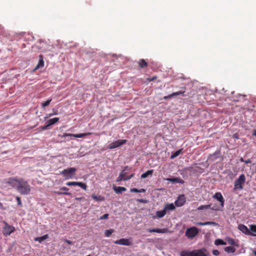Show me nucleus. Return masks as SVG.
Here are the masks:
<instances>
[{
    "instance_id": "f257e3e1",
    "label": "nucleus",
    "mask_w": 256,
    "mask_h": 256,
    "mask_svg": "<svg viewBox=\"0 0 256 256\" xmlns=\"http://www.w3.org/2000/svg\"><path fill=\"white\" fill-rule=\"evenodd\" d=\"M8 183L21 194L27 195L30 193V186L22 178H10Z\"/></svg>"
},
{
    "instance_id": "f03ea898",
    "label": "nucleus",
    "mask_w": 256,
    "mask_h": 256,
    "mask_svg": "<svg viewBox=\"0 0 256 256\" xmlns=\"http://www.w3.org/2000/svg\"><path fill=\"white\" fill-rule=\"evenodd\" d=\"M206 252L204 248L194 250L191 252L184 250L181 252L180 256H207Z\"/></svg>"
},
{
    "instance_id": "7ed1b4c3",
    "label": "nucleus",
    "mask_w": 256,
    "mask_h": 256,
    "mask_svg": "<svg viewBox=\"0 0 256 256\" xmlns=\"http://www.w3.org/2000/svg\"><path fill=\"white\" fill-rule=\"evenodd\" d=\"M246 182V176L244 174H240L234 184V190H242Z\"/></svg>"
},
{
    "instance_id": "20e7f679",
    "label": "nucleus",
    "mask_w": 256,
    "mask_h": 256,
    "mask_svg": "<svg viewBox=\"0 0 256 256\" xmlns=\"http://www.w3.org/2000/svg\"><path fill=\"white\" fill-rule=\"evenodd\" d=\"M199 232L198 229L196 226L188 228L185 232V236L188 239H192L196 236Z\"/></svg>"
},
{
    "instance_id": "39448f33",
    "label": "nucleus",
    "mask_w": 256,
    "mask_h": 256,
    "mask_svg": "<svg viewBox=\"0 0 256 256\" xmlns=\"http://www.w3.org/2000/svg\"><path fill=\"white\" fill-rule=\"evenodd\" d=\"M76 169L75 168H69L62 171L60 174L67 180L73 178L76 174Z\"/></svg>"
},
{
    "instance_id": "423d86ee",
    "label": "nucleus",
    "mask_w": 256,
    "mask_h": 256,
    "mask_svg": "<svg viewBox=\"0 0 256 256\" xmlns=\"http://www.w3.org/2000/svg\"><path fill=\"white\" fill-rule=\"evenodd\" d=\"M2 222L4 224L2 231V234L4 236H7L10 235L15 230L14 226L9 225L6 221H3Z\"/></svg>"
},
{
    "instance_id": "0eeeda50",
    "label": "nucleus",
    "mask_w": 256,
    "mask_h": 256,
    "mask_svg": "<svg viewBox=\"0 0 256 256\" xmlns=\"http://www.w3.org/2000/svg\"><path fill=\"white\" fill-rule=\"evenodd\" d=\"M126 142L127 140H119L110 144L108 148L110 150L114 149L126 144Z\"/></svg>"
},
{
    "instance_id": "6e6552de",
    "label": "nucleus",
    "mask_w": 256,
    "mask_h": 256,
    "mask_svg": "<svg viewBox=\"0 0 256 256\" xmlns=\"http://www.w3.org/2000/svg\"><path fill=\"white\" fill-rule=\"evenodd\" d=\"M114 243L116 244H120L126 246H130L132 244V242L128 239L121 238L114 242Z\"/></svg>"
},
{
    "instance_id": "1a4fd4ad",
    "label": "nucleus",
    "mask_w": 256,
    "mask_h": 256,
    "mask_svg": "<svg viewBox=\"0 0 256 256\" xmlns=\"http://www.w3.org/2000/svg\"><path fill=\"white\" fill-rule=\"evenodd\" d=\"M186 202V198L184 194L180 195L174 202V204L176 206H182Z\"/></svg>"
},
{
    "instance_id": "9d476101",
    "label": "nucleus",
    "mask_w": 256,
    "mask_h": 256,
    "mask_svg": "<svg viewBox=\"0 0 256 256\" xmlns=\"http://www.w3.org/2000/svg\"><path fill=\"white\" fill-rule=\"evenodd\" d=\"M66 184L68 186H79L84 190H86L87 188L86 185L82 182H66Z\"/></svg>"
},
{
    "instance_id": "9b49d317",
    "label": "nucleus",
    "mask_w": 256,
    "mask_h": 256,
    "mask_svg": "<svg viewBox=\"0 0 256 256\" xmlns=\"http://www.w3.org/2000/svg\"><path fill=\"white\" fill-rule=\"evenodd\" d=\"M90 134V133H83V134H68V133H64L62 135V137L66 138L67 136H73L74 138H83L85 136Z\"/></svg>"
},
{
    "instance_id": "f8f14e48",
    "label": "nucleus",
    "mask_w": 256,
    "mask_h": 256,
    "mask_svg": "<svg viewBox=\"0 0 256 256\" xmlns=\"http://www.w3.org/2000/svg\"><path fill=\"white\" fill-rule=\"evenodd\" d=\"M238 229L240 230L244 234L246 235H252L250 230L244 224H240L238 226ZM253 236H256L253 234Z\"/></svg>"
},
{
    "instance_id": "ddd939ff",
    "label": "nucleus",
    "mask_w": 256,
    "mask_h": 256,
    "mask_svg": "<svg viewBox=\"0 0 256 256\" xmlns=\"http://www.w3.org/2000/svg\"><path fill=\"white\" fill-rule=\"evenodd\" d=\"M213 198L217 200L220 202V206L223 208L224 204V200L220 192H216Z\"/></svg>"
},
{
    "instance_id": "4468645a",
    "label": "nucleus",
    "mask_w": 256,
    "mask_h": 256,
    "mask_svg": "<svg viewBox=\"0 0 256 256\" xmlns=\"http://www.w3.org/2000/svg\"><path fill=\"white\" fill-rule=\"evenodd\" d=\"M147 231L149 232L166 233L168 232L167 228H148Z\"/></svg>"
},
{
    "instance_id": "2eb2a0df",
    "label": "nucleus",
    "mask_w": 256,
    "mask_h": 256,
    "mask_svg": "<svg viewBox=\"0 0 256 256\" xmlns=\"http://www.w3.org/2000/svg\"><path fill=\"white\" fill-rule=\"evenodd\" d=\"M166 180L172 182V183H179V184H183L184 183V180L180 178H166Z\"/></svg>"
},
{
    "instance_id": "dca6fc26",
    "label": "nucleus",
    "mask_w": 256,
    "mask_h": 256,
    "mask_svg": "<svg viewBox=\"0 0 256 256\" xmlns=\"http://www.w3.org/2000/svg\"><path fill=\"white\" fill-rule=\"evenodd\" d=\"M44 56L40 54L39 56V61H38V62L37 66H36V68L38 69V68H42L44 67Z\"/></svg>"
},
{
    "instance_id": "f3484780",
    "label": "nucleus",
    "mask_w": 256,
    "mask_h": 256,
    "mask_svg": "<svg viewBox=\"0 0 256 256\" xmlns=\"http://www.w3.org/2000/svg\"><path fill=\"white\" fill-rule=\"evenodd\" d=\"M113 189L116 194L122 193L126 190L124 187L116 186H113Z\"/></svg>"
},
{
    "instance_id": "a211bd4d",
    "label": "nucleus",
    "mask_w": 256,
    "mask_h": 256,
    "mask_svg": "<svg viewBox=\"0 0 256 256\" xmlns=\"http://www.w3.org/2000/svg\"><path fill=\"white\" fill-rule=\"evenodd\" d=\"M166 212L164 208V210H158L156 212V215L153 218H163L166 214Z\"/></svg>"
},
{
    "instance_id": "6ab92c4d",
    "label": "nucleus",
    "mask_w": 256,
    "mask_h": 256,
    "mask_svg": "<svg viewBox=\"0 0 256 256\" xmlns=\"http://www.w3.org/2000/svg\"><path fill=\"white\" fill-rule=\"evenodd\" d=\"M210 206H211L210 204L201 205L198 208V210H202L204 209L211 208ZM212 210H218V208L216 206H214V207H212Z\"/></svg>"
},
{
    "instance_id": "aec40b11",
    "label": "nucleus",
    "mask_w": 256,
    "mask_h": 256,
    "mask_svg": "<svg viewBox=\"0 0 256 256\" xmlns=\"http://www.w3.org/2000/svg\"><path fill=\"white\" fill-rule=\"evenodd\" d=\"M176 208L174 205L172 204H166L164 205V209L166 212L167 210H174Z\"/></svg>"
},
{
    "instance_id": "412c9836",
    "label": "nucleus",
    "mask_w": 256,
    "mask_h": 256,
    "mask_svg": "<svg viewBox=\"0 0 256 256\" xmlns=\"http://www.w3.org/2000/svg\"><path fill=\"white\" fill-rule=\"evenodd\" d=\"M138 64L140 68H144L148 66V62L144 59H140L138 62Z\"/></svg>"
},
{
    "instance_id": "4be33fe9",
    "label": "nucleus",
    "mask_w": 256,
    "mask_h": 256,
    "mask_svg": "<svg viewBox=\"0 0 256 256\" xmlns=\"http://www.w3.org/2000/svg\"><path fill=\"white\" fill-rule=\"evenodd\" d=\"M59 120V118H50L47 122V124H48V126H50L55 124L56 122H58Z\"/></svg>"
},
{
    "instance_id": "5701e85b",
    "label": "nucleus",
    "mask_w": 256,
    "mask_h": 256,
    "mask_svg": "<svg viewBox=\"0 0 256 256\" xmlns=\"http://www.w3.org/2000/svg\"><path fill=\"white\" fill-rule=\"evenodd\" d=\"M154 172V170H147L144 173L142 174L141 176L142 178H147L149 175H152Z\"/></svg>"
},
{
    "instance_id": "b1692460",
    "label": "nucleus",
    "mask_w": 256,
    "mask_h": 256,
    "mask_svg": "<svg viewBox=\"0 0 256 256\" xmlns=\"http://www.w3.org/2000/svg\"><path fill=\"white\" fill-rule=\"evenodd\" d=\"M224 250L228 253H234L236 249L233 246H228L224 248Z\"/></svg>"
},
{
    "instance_id": "393cba45",
    "label": "nucleus",
    "mask_w": 256,
    "mask_h": 256,
    "mask_svg": "<svg viewBox=\"0 0 256 256\" xmlns=\"http://www.w3.org/2000/svg\"><path fill=\"white\" fill-rule=\"evenodd\" d=\"M48 238V234H46L42 236L37 237V238H35L34 240L38 242H42V241H44V240H46Z\"/></svg>"
},
{
    "instance_id": "a878e982",
    "label": "nucleus",
    "mask_w": 256,
    "mask_h": 256,
    "mask_svg": "<svg viewBox=\"0 0 256 256\" xmlns=\"http://www.w3.org/2000/svg\"><path fill=\"white\" fill-rule=\"evenodd\" d=\"M182 149H180L176 152H175L174 153H173L172 154V155L171 156V157L170 158L172 159H173L176 157H177L180 154L182 153Z\"/></svg>"
},
{
    "instance_id": "bb28decb",
    "label": "nucleus",
    "mask_w": 256,
    "mask_h": 256,
    "mask_svg": "<svg viewBox=\"0 0 256 256\" xmlns=\"http://www.w3.org/2000/svg\"><path fill=\"white\" fill-rule=\"evenodd\" d=\"M214 244L216 246L225 245L226 244V242H224L222 240L216 239L214 241Z\"/></svg>"
},
{
    "instance_id": "cd10ccee",
    "label": "nucleus",
    "mask_w": 256,
    "mask_h": 256,
    "mask_svg": "<svg viewBox=\"0 0 256 256\" xmlns=\"http://www.w3.org/2000/svg\"><path fill=\"white\" fill-rule=\"evenodd\" d=\"M92 198L96 201H103L104 200V198L100 196H96L92 195Z\"/></svg>"
},
{
    "instance_id": "c85d7f7f",
    "label": "nucleus",
    "mask_w": 256,
    "mask_h": 256,
    "mask_svg": "<svg viewBox=\"0 0 256 256\" xmlns=\"http://www.w3.org/2000/svg\"><path fill=\"white\" fill-rule=\"evenodd\" d=\"M130 170V168H129V167L128 166H126L124 168V169L120 172V174H122V176L124 178H126V175L127 174V172H126V170Z\"/></svg>"
},
{
    "instance_id": "c756f323",
    "label": "nucleus",
    "mask_w": 256,
    "mask_h": 256,
    "mask_svg": "<svg viewBox=\"0 0 256 256\" xmlns=\"http://www.w3.org/2000/svg\"><path fill=\"white\" fill-rule=\"evenodd\" d=\"M114 232V230H113V229H110V230H106L104 232L105 236L106 237H108Z\"/></svg>"
},
{
    "instance_id": "7c9ffc66",
    "label": "nucleus",
    "mask_w": 256,
    "mask_h": 256,
    "mask_svg": "<svg viewBox=\"0 0 256 256\" xmlns=\"http://www.w3.org/2000/svg\"><path fill=\"white\" fill-rule=\"evenodd\" d=\"M52 100V98H50L46 100L45 102L42 103V107L44 108L48 106L50 104Z\"/></svg>"
},
{
    "instance_id": "2f4dec72",
    "label": "nucleus",
    "mask_w": 256,
    "mask_h": 256,
    "mask_svg": "<svg viewBox=\"0 0 256 256\" xmlns=\"http://www.w3.org/2000/svg\"><path fill=\"white\" fill-rule=\"evenodd\" d=\"M228 242L230 245L238 246V245L236 244L235 240L232 238H229L228 240Z\"/></svg>"
},
{
    "instance_id": "473e14b6",
    "label": "nucleus",
    "mask_w": 256,
    "mask_h": 256,
    "mask_svg": "<svg viewBox=\"0 0 256 256\" xmlns=\"http://www.w3.org/2000/svg\"><path fill=\"white\" fill-rule=\"evenodd\" d=\"M250 230L254 232H256V225L252 224L250 226Z\"/></svg>"
},
{
    "instance_id": "72a5a7b5",
    "label": "nucleus",
    "mask_w": 256,
    "mask_h": 256,
    "mask_svg": "<svg viewBox=\"0 0 256 256\" xmlns=\"http://www.w3.org/2000/svg\"><path fill=\"white\" fill-rule=\"evenodd\" d=\"M184 93V92L179 91V92H173L172 93V95H174V96H177L183 94Z\"/></svg>"
},
{
    "instance_id": "f704fd0d",
    "label": "nucleus",
    "mask_w": 256,
    "mask_h": 256,
    "mask_svg": "<svg viewBox=\"0 0 256 256\" xmlns=\"http://www.w3.org/2000/svg\"><path fill=\"white\" fill-rule=\"evenodd\" d=\"M124 178H124L122 176V174H120L119 176L117 178L116 182H120V181H122V180H124Z\"/></svg>"
},
{
    "instance_id": "c9c22d12",
    "label": "nucleus",
    "mask_w": 256,
    "mask_h": 256,
    "mask_svg": "<svg viewBox=\"0 0 256 256\" xmlns=\"http://www.w3.org/2000/svg\"><path fill=\"white\" fill-rule=\"evenodd\" d=\"M109 214H104L102 216H100V220H104L108 219V218Z\"/></svg>"
},
{
    "instance_id": "e433bc0d",
    "label": "nucleus",
    "mask_w": 256,
    "mask_h": 256,
    "mask_svg": "<svg viewBox=\"0 0 256 256\" xmlns=\"http://www.w3.org/2000/svg\"><path fill=\"white\" fill-rule=\"evenodd\" d=\"M217 224L213 222H205V226L206 225H216Z\"/></svg>"
},
{
    "instance_id": "4c0bfd02",
    "label": "nucleus",
    "mask_w": 256,
    "mask_h": 256,
    "mask_svg": "<svg viewBox=\"0 0 256 256\" xmlns=\"http://www.w3.org/2000/svg\"><path fill=\"white\" fill-rule=\"evenodd\" d=\"M56 194H66V195H70V193L68 192H56Z\"/></svg>"
},
{
    "instance_id": "58836bf2",
    "label": "nucleus",
    "mask_w": 256,
    "mask_h": 256,
    "mask_svg": "<svg viewBox=\"0 0 256 256\" xmlns=\"http://www.w3.org/2000/svg\"><path fill=\"white\" fill-rule=\"evenodd\" d=\"M16 200L17 201L18 204L20 206H22V204L20 198L19 196H17L16 198Z\"/></svg>"
},
{
    "instance_id": "ea45409f",
    "label": "nucleus",
    "mask_w": 256,
    "mask_h": 256,
    "mask_svg": "<svg viewBox=\"0 0 256 256\" xmlns=\"http://www.w3.org/2000/svg\"><path fill=\"white\" fill-rule=\"evenodd\" d=\"M134 174H132L130 176H126L124 178V180L125 181L128 180H130V178H132V177H134Z\"/></svg>"
},
{
    "instance_id": "a19ab883",
    "label": "nucleus",
    "mask_w": 256,
    "mask_h": 256,
    "mask_svg": "<svg viewBox=\"0 0 256 256\" xmlns=\"http://www.w3.org/2000/svg\"><path fill=\"white\" fill-rule=\"evenodd\" d=\"M156 79V76H154L152 78H146V80L148 81V82H152V80H155Z\"/></svg>"
},
{
    "instance_id": "79ce46f5",
    "label": "nucleus",
    "mask_w": 256,
    "mask_h": 256,
    "mask_svg": "<svg viewBox=\"0 0 256 256\" xmlns=\"http://www.w3.org/2000/svg\"><path fill=\"white\" fill-rule=\"evenodd\" d=\"M173 96H174V95H172V94L168 96H164V98L166 100H167L168 99L172 98Z\"/></svg>"
},
{
    "instance_id": "37998d69",
    "label": "nucleus",
    "mask_w": 256,
    "mask_h": 256,
    "mask_svg": "<svg viewBox=\"0 0 256 256\" xmlns=\"http://www.w3.org/2000/svg\"><path fill=\"white\" fill-rule=\"evenodd\" d=\"M136 201L140 203H146L147 200L144 199H137Z\"/></svg>"
},
{
    "instance_id": "c03bdc74",
    "label": "nucleus",
    "mask_w": 256,
    "mask_h": 256,
    "mask_svg": "<svg viewBox=\"0 0 256 256\" xmlns=\"http://www.w3.org/2000/svg\"><path fill=\"white\" fill-rule=\"evenodd\" d=\"M63 241L66 243H67L68 244H73V242H72L70 240H68L67 239H64L63 240Z\"/></svg>"
},
{
    "instance_id": "a18cd8bd",
    "label": "nucleus",
    "mask_w": 256,
    "mask_h": 256,
    "mask_svg": "<svg viewBox=\"0 0 256 256\" xmlns=\"http://www.w3.org/2000/svg\"><path fill=\"white\" fill-rule=\"evenodd\" d=\"M130 191L132 192H138V188H131L130 190Z\"/></svg>"
},
{
    "instance_id": "49530a36",
    "label": "nucleus",
    "mask_w": 256,
    "mask_h": 256,
    "mask_svg": "<svg viewBox=\"0 0 256 256\" xmlns=\"http://www.w3.org/2000/svg\"><path fill=\"white\" fill-rule=\"evenodd\" d=\"M212 254L214 256H218L219 254V252L218 250H213Z\"/></svg>"
},
{
    "instance_id": "de8ad7c7",
    "label": "nucleus",
    "mask_w": 256,
    "mask_h": 256,
    "mask_svg": "<svg viewBox=\"0 0 256 256\" xmlns=\"http://www.w3.org/2000/svg\"><path fill=\"white\" fill-rule=\"evenodd\" d=\"M60 190H64V191H68L69 190V188H68L66 187H65V186H63V187H62L60 188Z\"/></svg>"
},
{
    "instance_id": "09e8293b",
    "label": "nucleus",
    "mask_w": 256,
    "mask_h": 256,
    "mask_svg": "<svg viewBox=\"0 0 256 256\" xmlns=\"http://www.w3.org/2000/svg\"><path fill=\"white\" fill-rule=\"evenodd\" d=\"M252 162L251 160L250 159H248V160H244V163L246 164L250 163Z\"/></svg>"
},
{
    "instance_id": "8fccbe9b",
    "label": "nucleus",
    "mask_w": 256,
    "mask_h": 256,
    "mask_svg": "<svg viewBox=\"0 0 256 256\" xmlns=\"http://www.w3.org/2000/svg\"><path fill=\"white\" fill-rule=\"evenodd\" d=\"M146 192V190L144 188H141L138 190V192Z\"/></svg>"
},
{
    "instance_id": "3c124183",
    "label": "nucleus",
    "mask_w": 256,
    "mask_h": 256,
    "mask_svg": "<svg viewBox=\"0 0 256 256\" xmlns=\"http://www.w3.org/2000/svg\"><path fill=\"white\" fill-rule=\"evenodd\" d=\"M48 126V124H47V125H46V126H42V130H46V128H48V126Z\"/></svg>"
},
{
    "instance_id": "603ef678",
    "label": "nucleus",
    "mask_w": 256,
    "mask_h": 256,
    "mask_svg": "<svg viewBox=\"0 0 256 256\" xmlns=\"http://www.w3.org/2000/svg\"><path fill=\"white\" fill-rule=\"evenodd\" d=\"M197 224L198 226H205V222H198Z\"/></svg>"
},
{
    "instance_id": "864d4df0",
    "label": "nucleus",
    "mask_w": 256,
    "mask_h": 256,
    "mask_svg": "<svg viewBox=\"0 0 256 256\" xmlns=\"http://www.w3.org/2000/svg\"><path fill=\"white\" fill-rule=\"evenodd\" d=\"M56 114V112L52 113V114H48V116H52Z\"/></svg>"
},
{
    "instance_id": "5fc2aeb1",
    "label": "nucleus",
    "mask_w": 256,
    "mask_h": 256,
    "mask_svg": "<svg viewBox=\"0 0 256 256\" xmlns=\"http://www.w3.org/2000/svg\"><path fill=\"white\" fill-rule=\"evenodd\" d=\"M252 134L253 136H256V129L254 130Z\"/></svg>"
},
{
    "instance_id": "6e6d98bb",
    "label": "nucleus",
    "mask_w": 256,
    "mask_h": 256,
    "mask_svg": "<svg viewBox=\"0 0 256 256\" xmlns=\"http://www.w3.org/2000/svg\"><path fill=\"white\" fill-rule=\"evenodd\" d=\"M240 161L241 162H244V158H240Z\"/></svg>"
},
{
    "instance_id": "4d7b16f0",
    "label": "nucleus",
    "mask_w": 256,
    "mask_h": 256,
    "mask_svg": "<svg viewBox=\"0 0 256 256\" xmlns=\"http://www.w3.org/2000/svg\"><path fill=\"white\" fill-rule=\"evenodd\" d=\"M45 44V43H44V42H40V46H41V45H43V44Z\"/></svg>"
},
{
    "instance_id": "13d9d810",
    "label": "nucleus",
    "mask_w": 256,
    "mask_h": 256,
    "mask_svg": "<svg viewBox=\"0 0 256 256\" xmlns=\"http://www.w3.org/2000/svg\"><path fill=\"white\" fill-rule=\"evenodd\" d=\"M2 28V27L1 25L0 24V32H1Z\"/></svg>"
},
{
    "instance_id": "bf43d9fd",
    "label": "nucleus",
    "mask_w": 256,
    "mask_h": 256,
    "mask_svg": "<svg viewBox=\"0 0 256 256\" xmlns=\"http://www.w3.org/2000/svg\"><path fill=\"white\" fill-rule=\"evenodd\" d=\"M20 35H22L23 36L24 35V32L20 33Z\"/></svg>"
},
{
    "instance_id": "052dcab7",
    "label": "nucleus",
    "mask_w": 256,
    "mask_h": 256,
    "mask_svg": "<svg viewBox=\"0 0 256 256\" xmlns=\"http://www.w3.org/2000/svg\"><path fill=\"white\" fill-rule=\"evenodd\" d=\"M254 254L256 256V250L254 252Z\"/></svg>"
},
{
    "instance_id": "680f3d73",
    "label": "nucleus",
    "mask_w": 256,
    "mask_h": 256,
    "mask_svg": "<svg viewBox=\"0 0 256 256\" xmlns=\"http://www.w3.org/2000/svg\"><path fill=\"white\" fill-rule=\"evenodd\" d=\"M40 46H38V48H40Z\"/></svg>"
},
{
    "instance_id": "e2e57ef3",
    "label": "nucleus",
    "mask_w": 256,
    "mask_h": 256,
    "mask_svg": "<svg viewBox=\"0 0 256 256\" xmlns=\"http://www.w3.org/2000/svg\"><path fill=\"white\" fill-rule=\"evenodd\" d=\"M39 49H40V50H41V51L43 50H42V48H39Z\"/></svg>"
},
{
    "instance_id": "0e129e2a",
    "label": "nucleus",
    "mask_w": 256,
    "mask_h": 256,
    "mask_svg": "<svg viewBox=\"0 0 256 256\" xmlns=\"http://www.w3.org/2000/svg\"><path fill=\"white\" fill-rule=\"evenodd\" d=\"M39 49H40V50H41V51L43 50H42V48H39Z\"/></svg>"
},
{
    "instance_id": "69168bd1",
    "label": "nucleus",
    "mask_w": 256,
    "mask_h": 256,
    "mask_svg": "<svg viewBox=\"0 0 256 256\" xmlns=\"http://www.w3.org/2000/svg\"><path fill=\"white\" fill-rule=\"evenodd\" d=\"M90 256V255H88V256Z\"/></svg>"
}]
</instances>
